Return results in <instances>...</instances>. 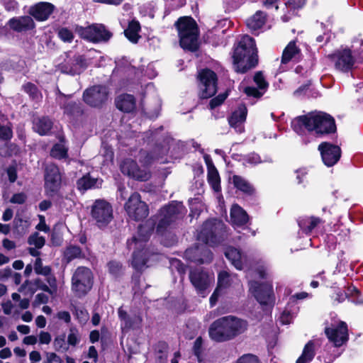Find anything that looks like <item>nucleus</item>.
I'll use <instances>...</instances> for the list:
<instances>
[{
    "mask_svg": "<svg viewBox=\"0 0 363 363\" xmlns=\"http://www.w3.org/2000/svg\"><path fill=\"white\" fill-rule=\"evenodd\" d=\"M65 257L67 262H70L74 259L84 257L82 250L76 245H70L67 247L65 251Z\"/></svg>",
    "mask_w": 363,
    "mask_h": 363,
    "instance_id": "nucleus-38",
    "label": "nucleus"
},
{
    "mask_svg": "<svg viewBox=\"0 0 363 363\" xmlns=\"http://www.w3.org/2000/svg\"><path fill=\"white\" fill-rule=\"evenodd\" d=\"M299 53L300 50L296 45V42L291 41L283 51L281 64H286L290 60L297 58Z\"/></svg>",
    "mask_w": 363,
    "mask_h": 363,
    "instance_id": "nucleus-34",
    "label": "nucleus"
},
{
    "mask_svg": "<svg viewBox=\"0 0 363 363\" xmlns=\"http://www.w3.org/2000/svg\"><path fill=\"white\" fill-rule=\"evenodd\" d=\"M48 284L42 279H37L34 281V286L36 290H41L47 292L50 296L56 294L57 291V280L55 276H50L45 278Z\"/></svg>",
    "mask_w": 363,
    "mask_h": 363,
    "instance_id": "nucleus-25",
    "label": "nucleus"
},
{
    "mask_svg": "<svg viewBox=\"0 0 363 363\" xmlns=\"http://www.w3.org/2000/svg\"><path fill=\"white\" fill-rule=\"evenodd\" d=\"M91 217L99 228L106 227L113 218L112 206L105 200H96L91 206Z\"/></svg>",
    "mask_w": 363,
    "mask_h": 363,
    "instance_id": "nucleus-10",
    "label": "nucleus"
},
{
    "mask_svg": "<svg viewBox=\"0 0 363 363\" xmlns=\"http://www.w3.org/2000/svg\"><path fill=\"white\" fill-rule=\"evenodd\" d=\"M145 228V225H140L138 230V237H133L130 241H128V248L134 250L132 265L137 270H141L147 261L145 243L147 241L152 231V228H149V230L146 232L145 235H143Z\"/></svg>",
    "mask_w": 363,
    "mask_h": 363,
    "instance_id": "nucleus-6",
    "label": "nucleus"
},
{
    "mask_svg": "<svg viewBox=\"0 0 363 363\" xmlns=\"http://www.w3.org/2000/svg\"><path fill=\"white\" fill-rule=\"evenodd\" d=\"M4 6L8 11H13L18 7L17 1L15 0H4Z\"/></svg>",
    "mask_w": 363,
    "mask_h": 363,
    "instance_id": "nucleus-57",
    "label": "nucleus"
},
{
    "mask_svg": "<svg viewBox=\"0 0 363 363\" xmlns=\"http://www.w3.org/2000/svg\"><path fill=\"white\" fill-rule=\"evenodd\" d=\"M50 155L52 157L59 160L67 158V148L65 147L64 144H55L51 150Z\"/></svg>",
    "mask_w": 363,
    "mask_h": 363,
    "instance_id": "nucleus-39",
    "label": "nucleus"
},
{
    "mask_svg": "<svg viewBox=\"0 0 363 363\" xmlns=\"http://www.w3.org/2000/svg\"><path fill=\"white\" fill-rule=\"evenodd\" d=\"M322 222L321 219L317 217L303 218L298 221L300 229L306 234H309L312 230Z\"/></svg>",
    "mask_w": 363,
    "mask_h": 363,
    "instance_id": "nucleus-33",
    "label": "nucleus"
},
{
    "mask_svg": "<svg viewBox=\"0 0 363 363\" xmlns=\"http://www.w3.org/2000/svg\"><path fill=\"white\" fill-rule=\"evenodd\" d=\"M235 281H238L235 276L230 275L226 271H222L218 274L217 289H220V291H222L230 286Z\"/></svg>",
    "mask_w": 363,
    "mask_h": 363,
    "instance_id": "nucleus-36",
    "label": "nucleus"
},
{
    "mask_svg": "<svg viewBox=\"0 0 363 363\" xmlns=\"http://www.w3.org/2000/svg\"><path fill=\"white\" fill-rule=\"evenodd\" d=\"M223 223L217 220H206L202 225L201 230L198 233L197 239L203 244L201 246L189 248L185 251V257L192 262L199 264L209 262L212 260V253L207 248V245L213 246L219 242L218 238V230L222 229Z\"/></svg>",
    "mask_w": 363,
    "mask_h": 363,
    "instance_id": "nucleus-1",
    "label": "nucleus"
},
{
    "mask_svg": "<svg viewBox=\"0 0 363 363\" xmlns=\"http://www.w3.org/2000/svg\"><path fill=\"white\" fill-rule=\"evenodd\" d=\"M125 35L133 43H137L139 38L138 33L132 31L131 29H126L125 30Z\"/></svg>",
    "mask_w": 363,
    "mask_h": 363,
    "instance_id": "nucleus-60",
    "label": "nucleus"
},
{
    "mask_svg": "<svg viewBox=\"0 0 363 363\" xmlns=\"http://www.w3.org/2000/svg\"><path fill=\"white\" fill-rule=\"evenodd\" d=\"M67 342L72 346H75L79 342L77 333L72 329L70 330V333L68 335Z\"/></svg>",
    "mask_w": 363,
    "mask_h": 363,
    "instance_id": "nucleus-59",
    "label": "nucleus"
},
{
    "mask_svg": "<svg viewBox=\"0 0 363 363\" xmlns=\"http://www.w3.org/2000/svg\"><path fill=\"white\" fill-rule=\"evenodd\" d=\"M250 291L257 301L262 305H268L273 302L272 286L269 283L259 284L250 281Z\"/></svg>",
    "mask_w": 363,
    "mask_h": 363,
    "instance_id": "nucleus-17",
    "label": "nucleus"
},
{
    "mask_svg": "<svg viewBox=\"0 0 363 363\" xmlns=\"http://www.w3.org/2000/svg\"><path fill=\"white\" fill-rule=\"evenodd\" d=\"M254 82L257 85L258 89L254 86H247L245 88L244 92L248 96L260 98L265 93L268 87V83L266 82L261 72H258L255 74Z\"/></svg>",
    "mask_w": 363,
    "mask_h": 363,
    "instance_id": "nucleus-23",
    "label": "nucleus"
},
{
    "mask_svg": "<svg viewBox=\"0 0 363 363\" xmlns=\"http://www.w3.org/2000/svg\"><path fill=\"white\" fill-rule=\"evenodd\" d=\"M26 196L23 193H18L13 195L10 201L13 203L22 204L26 201Z\"/></svg>",
    "mask_w": 363,
    "mask_h": 363,
    "instance_id": "nucleus-56",
    "label": "nucleus"
},
{
    "mask_svg": "<svg viewBox=\"0 0 363 363\" xmlns=\"http://www.w3.org/2000/svg\"><path fill=\"white\" fill-rule=\"evenodd\" d=\"M315 344L313 340L308 341L304 346L301 356L296 363H310L315 355Z\"/></svg>",
    "mask_w": 363,
    "mask_h": 363,
    "instance_id": "nucleus-31",
    "label": "nucleus"
},
{
    "mask_svg": "<svg viewBox=\"0 0 363 363\" xmlns=\"http://www.w3.org/2000/svg\"><path fill=\"white\" fill-rule=\"evenodd\" d=\"M57 317L60 320H64L65 323H69L71 321V316L67 311H60L57 314Z\"/></svg>",
    "mask_w": 363,
    "mask_h": 363,
    "instance_id": "nucleus-64",
    "label": "nucleus"
},
{
    "mask_svg": "<svg viewBox=\"0 0 363 363\" xmlns=\"http://www.w3.org/2000/svg\"><path fill=\"white\" fill-rule=\"evenodd\" d=\"M328 338L335 347H340L348 340L347 325L345 322L340 321L335 325L325 328Z\"/></svg>",
    "mask_w": 363,
    "mask_h": 363,
    "instance_id": "nucleus-19",
    "label": "nucleus"
},
{
    "mask_svg": "<svg viewBox=\"0 0 363 363\" xmlns=\"http://www.w3.org/2000/svg\"><path fill=\"white\" fill-rule=\"evenodd\" d=\"M321 157L324 164L328 167L335 164L341 156V150L337 145L329 143H322L318 146Z\"/></svg>",
    "mask_w": 363,
    "mask_h": 363,
    "instance_id": "nucleus-20",
    "label": "nucleus"
},
{
    "mask_svg": "<svg viewBox=\"0 0 363 363\" xmlns=\"http://www.w3.org/2000/svg\"><path fill=\"white\" fill-rule=\"evenodd\" d=\"M7 24L11 29L18 33L28 31L35 28V23L29 16L13 17Z\"/></svg>",
    "mask_w": 363,
    "mask_h": 363,
    "instance_id": "nucleus-22",
    "label": "nucleus"
},
{
    "mask_svg": "<svg viewBox=\"0 0 363 363\" xmlns=\"http://www.w3.org/2000/svg\"><path fill=\"white\" fill-rule=\"evenodd\" d=\"M3 312L5 315H10L13 308V305L11 301H8L5 303H3L2 305Z\"/></svg>",
    "mask_w": 363,
    "mask_h": 363,
    "instance_id": "nucleus-63",
    "label": "nucleus"
},
{
    "mask_svg": "<svg viewBox=\"0 0 363 363\" xmlns=\"http://www.w3.org/2000/svg\"><path fill=\"white\" fill-rule=\"evenodd\" d=\"M246 161L250 164H257L261 162V159L257 154L252 153L247 156Z\"/></svg>",
    "mask_w": 363,
    "mask_h": 363,
    "instance_id": "nucleus-61",
    "label": "nucleus"
},
{
    "mask_svg": "<svg viewBox=\"0 0 363 363\" xmlns=\"http://www.w3.org/2000/svg\"><path fill=\"white\" fill-rule=\"evenodd\" d=\"M233 65L237 72L245 73L257 64L255 42L249 35H243L235 48Z\"/></svg>",
    "mask_w": 363,
    "mask_h": 363,
    "instance_id": "nucleus-4",
    "label": "nucleus"
},
{
    "mask_svg": "<svg viewBox=\"0 0 363 363\" xmlns=\"http://www.w3.org/2000/svg\"><path fill=\"white\" fill-rule=\"evenodd\" d=\"M58 36L62 41L66 43H71L74 38L73 33L67 28H60Z\"/></svg>",
    "mask_w": 363,
    "mask_h": 363,
    "instance_id": "nucleus-46",
    "label": "nucleus"
},
{
    "mask_svg": "<svg viewBox=\"0 0 363 363\" xmlns=\"http://www.w3.org/2000/svg\"><path fill=\"white\" fill-rule=\"evenodd\" d=\"M294 130L303 135L306 130L317 135L328 134L336 130L334 118L323 112H311L294 118L291 122Z\"/></svg>",
    "mask_w": 363,
    "mask_h": 363,
    "instance_id": "nucleus-2",
    "label": "nucleus"
},
{
    "mask_svg": "<svg viewBox=\"0 0 363 363\" xmlns=\"http://www.w3.org/2000/svg\"><path fill=\"white\" fill-rule=\"evenodd\" d=\"M107 89L104 86H94L87 89L83 94L84 101L91 106H101L107 99Z\"/></svg>",
    "mask_w": 363,
    "mask_h": 363,
    "instance_id": "nucleus-18",
    "label": "nucleus"
},
{
    "mask_svg": "<svg viewBox=\"0 0 363 363\" xmlns=\"http://www.w3.org/2000/svg\"><path fill=\"white\" fill-rule=\"evenodd\" d=\"M55 7L49 2H39L29 9V14L38 21H44L48 19L54 11Z\"/></svg>",
    "mask_w": 363,
    "mask_h": 363,
    "instance_id": "nucleus-21",
    "label": "nucleus"
},
{
    "mask_svg": "<svg viewBox=\"0 0 363 363\" xmlns=\"http://www.w3.org/2000/svg\"><path fill=\"white\" fill-rule=\"evenodd\" d=\"M124 208L129 218L134 220H141L149 214L148 206L141 200L140 195L137 192L130 195Z\"/></svg>",
    "mask_w": 363,
    "mask_h": 363,
    "instance_id": "nucleus-12",
    "label": "nucleus"
},
{
    "mask_svg": "<svg viewBox=\"0 0 363 363\" xmlns=\"http://www.w3.org/2000/svg\"><path fill=\"white\" fill-rule=\"evenodd\" d=\"M202 343H203L202 339L201 337H199L196 338V340H195L194 347H193L194 353L195 356H196L198 361L200 362L202 361V358H201V350H202Z\"/></svg>",
    "mask_w": 363,
    "mask_h": 363,
    "instance_id": "nucleus-48",
    "label": "nucleus"
},
{
    "mask_svg": "<svg viewBox=\"0 0 363 363\" xmlns=\"http://www.w3.org/2000/svg\"><path fill=\"white\" fill-rule=\"evenodd\" d=\"M23 90L29 94L30 97L33 99L38 101L42 98V94L38 90V87L32 83H26L23 85Z\"/></svg>",
    "mask_w": 363,
    "mask_h": 363,
    "instance_id": "nucleus-41",
    "label": "nucleus"
},
{
    "mask_svg": "<svg viewBox=\"0 0 363 363\" xmlns=\"http://www.w3.org/2000/svg\"><path fill=\"white\" fill-rule=\"evenodd\" d=\"M6 173L10 182L13 183L17 179V169L15 165L9 166L6 169Z\"/></svg>",
    "mask_w": 363,
    "mask_h": 363,
    "instance_id": "nucleus-55",
    "label": "nucleus"
},
{
    "mask_svg": "<svg viewBox=\"0 0 363 363\" xmlns=\"http://www.w3.org/2000/svg\"><path fill=\"white\" fill-rule=\"evenodd\" d=\"M247 328V323L233 315H228L215 320L209 327L210 337L218 342L234 339Z\"/></svg>",
    "mask_w": 363,
    "mask_h": 363,
    "instance_id": "nucleus-3",
    "label": "nucleus"
},
{
    "mask_svg": "<svg viewBox=\"0 0 363 363\" xmlns=\"http://www.w3.org/2000/svg\"><path fill=\"white\" fill-rule=\"evenodd\" d=\"M226 97L227 95L225 94H222L212 99L209 103L210 108L213 109L220 106L225 100Z\"/></svg>",
    "mask_w": 363,
    "mask_h": 363,
    "instance_id": "nucleus-52",
    "label": "nucleus"
},
{
    "mask_svg": "<svg viewBox=\"0 0 363 363\" xmlns=\"http://www.w3.org/2000/svg\"><path fill=\"white\" fill-rule=\"evenodd\" d=\"M247 112L245 106L240 105L228 119L230 125L238 133H242L244 130L242 124L245 121Z\"/></svg>",
    "mask_w": 363,
    "mask_h": 363,
    "instance_id": "nucleus-24",
    "label": "nucleus"
},
{
    "mask_svg": "<svg viewBox=\"0 0 363 363\" xmlns=\"http://www.w3.org/2000/svg\"><path fill=\"white\" fill-rule=\"evenodd\" d=\"M230 220L234 227H242L248 222L249 218L240 206L234 204L230 209Z\"/></svg>",
    "mask_w": 363,
    "mask_h": 363,
    "instance_id": "nucleus-26",
    "label": "nucleus"
},
{
    "mask_svg": "<svg viewBox=\"0 0 363 363\" xmlns=\"http://www.w3.org/2000/svg\"><path fill=\"white\" fill-rule=\"evenodd\" d=\"M236 363H259V362L255 355L247 354L240 357Z\"/></svg>",
    "mask_w": 363,
    "mask_h": 363,
    "instance_id": "nucleus-51",
    "label": "nucleus"
},
{
    "mask_svg": "<svg viewBox=\"0 0 363 363\" xmlns=\"http://www.w3.org/2000/svg\"><path fill=\"white\" fill-rule=\"evenodd\" d=\"M121 172L138 181L145 182L151 177L147 167L140 168L136 162L130 158L123 160L120 164Z\"/></svg>",
    "mask_w": 363,
    "mask_h": 363,
    "instance_id": "nucleus-15",
    "label": "nucleus"
},
{
    "mask_svg": "<svg viewBox=\"0 0 363 363\" xmlns=\"http://www.w3.org/2000/svg\"><path fill=\"white\" fill-rule=\"evenodd\" d=\"M180 45L184 49L196 50L198 45L199 30L196 21L191 17L184 16L176 23Z\"/></svg>",
    "mask_w": 363,
    "mask_h": 363,
    "instance_id": "nucleus-5",
    "label": "nucleus"
},
{
    "mask_svg": "<svg viewBox=\"0 0 363 363\" xmlns=\"http://www.w3.org/2000/svg\"><path fill=\"white\" fill-rule=\"evenodd\" d=\"M10 123L6 121V123H0V139L3 140H9L13 136V132Z\"/></svg>",
    "mask_w": 363,
    "mask_h": 363,
    "instance_id": "nucleus-43",
    "label": "nucleus"
},
{
    "mask_svg": "<svg viewBox=\"0 0 363 363\" xmlns=\"http://www.w3.org/2000/svg\"><path fill=\"white\" fill-rule=\"evenodd\" d=\"M185 214V207L182 203L172 201L162 208L157 216V232L162 233L171 224L182 218Z\"/></svg>",
    "mask_w": 363,
    "mask_h": 363,
    "instance_id": "nucleus-7",
    "label": "nucleus"
},
{
    "mask_svg": "<svg viewBox=\"0 0 363 363\" xmlns=\"http://www.w3.org/2000/svg\"><path fill=\"white\" fill-rule=\"evenodd\" d=\"M61 174L59 168L54 164H48L45 171V190L48 196H53L61 186Z\"/></svg>",
    "mask_w": 363,
    "mask_h": 363,
    "instance_id": "nucleus-16",
    "label": "nucleus"
},
{
    "mask_svg": "<svg viewBox=\"0 0 363 363\" xmlns=\"http://www.w3.org/2000/svg\"><path fill=\"white\" fill-rule=\"evenodd\" d=\"M102 180L92 178L89 174L84 175L77 182V189L80 191H86L92 188H99L101 186Z\"/></svg>",
    "mask_w": 363,
    "mask_h": 363,
    "instance_id": "nucleus-30",
    "label": "nucleus"
},
{
    "mask_svg": "<svg viewBox=\"0 0 363 363\" xmlns=\"http://www.w3.org/2000/svg\"><path fill=\"white\" fill-rule=\"evenodd\" d=\"M225 257L238 269H242L246 262L245 256L242 255L240 250L234 247H229L225 252Z\"/></svg>",
    "mask_w": 363,
    "mask_h": 363,
    "instance_id": "nucleus-28",
    "label": "nucleus"
},
{
    "mask_svg": "<svg viewBox=\"0 0 363 363\" xmlns=\"http://www.w3.org/2000/svg\"><path fill=\"white\" fill-rule=\"evenodd\" d=\"M234 186L240 191L247 195H252L255 193L254 187L245 178L239 175H233L230 178Z\"/></svg>",
    "mask_w": 363,
    "mask_h": 363,
    "instance_id": "nucleus-29",
    "label": "nucleus"
},
{
    "mask_svg": "<svg viewBox=\"0 0 363 363\" xmlns=\"http://www.w3.org/2000/svg\"><path fill=\"white\" fill-rule=\"evenodd\" d=\"M46 360L45 363H62L60 356L55 352H45Z\"/></svg>",
    "mask_w": 363,
    "mask_h": 363,
    "instance_id": "nucleus-54",
    "label": "nucleus"
},
{
    "mask_svg": "<svg viewBox=\"0 0 363 363\" xmlns=\"http://www.w3.org/2000/svg\"><path fill=\"white\" fill-rule=\"evenodd\" d=\"M51 335L48 332L41 331L39 334V342L40 344L48 345L51 342Z\"/></svg>",
    "mask_w": 363,
    "mask_h": 363,
    "instance_id": "nucleus-58",
    "label": "nucleus"
},
{
    "mask_svg": "<svg viewBox=\"0 0 363 363\" xmlns=\"http://www.w3.org/2000/svg\"><path fill=\"white\" fill-rule=\"evenodd\" d=\"M62 71L72 75L79 74L81 72V67L79 64L78 60H74L72 62V65L67 64L64 65L62 67Z\"/></svg>",
    "mask_w": 363,
    "mask_h": 363,
    "instance_id": "nucleus-42",
    "label": "nucleus"
},
{
    "mask_svg": "<svg viewBox=\"0 0 363 363\" xmlns=\"http://www.w3.org/2000/svg\"><path fill=\"white\" fill-rule=\"evenodd\" d=\"M362 50L358 52V55L350 48H341L335 50L328 55V57L334 63L337 70L342 72H348L355 67L356 64L362 58Z\"/></svg>",
    "mask_w": 363,
    "mask_h": 363,
    "instance_id": "nucleus-8",
    "label": "nucleus"
},
{
    "mask_svg": "<svg viewBox=\"0 0 363 363\" xmlns=\"http://www.w3.org/2000/svg\"><path fill=\"white\" fill-rule=\"evenodd\" d=\"M143 319L139 315H134L133 316H130L128 320L125 323V325L122 328V330H128L130 329H138L141 326Z\"/></svg>",
    "mask_w": 363,
    "mask_h": 363,
    "instance_id": "nucleus-40",
    "label": "nucleus"
},
{
    "mask_svg": "<svg viewBox=\"0 0 363 363\" xmlns=\"http://www.w3.org/2000/svg\"><path fill=\"white\" fill-rule=\"evenodd\" d=\"M49 301V296L44 293H39L35 296L33 302V307H38L41 304H45Z\"/></svg>",
    "mask_w": 363,
    "mask_h": 363,
    "instance_id": "nucleus-49",
    "label": "nucleus"
},
{
    "mask_svg": "<svg viewBox=\"0 0 363 363\" xmlns=\"http://www.w3.org/2000/svg\"><path fill=\"white\" fill-rule=\"evenodd\" d=\"M208 182L215 191H220V179L217 169L208 172Z\"/></svg>",
    "mask_w": 363,
    "mask_h": 363,
    "instance_id": "nucleus-37",
    "label": "nucleus"
},
{
    "mask_svg": "<svg viewBox=\"0 0 363 363\" xmlns=\"http://www.w3.org/2000/svg\"><path fill=\"white\" fill-rule=\"evenodd\" d=\"M53 346L55 350L57 352H65L68 350V347L66 346L65 338L64 335L56 337L53 342Z\"/></svg>",
    "mask_w": 363,
    "mask_h": 363,
    "instance_id": "nucleus-47",
    "label": "nucleus"
},
{
    "mask_svg": "<svg viewBox=\"0 0 363 363\" xmlns=\"http://www.w3.org/2000/svg\"><path fill=\"white\" fill-rule=\"evenodd\" d=\"M200 97L208 99L213 96L217 91V76L211 69H203L199 72Z\"/></svg>",
    "mask_w": 363,
    "mask_h": 363,
    "instance_id": "nucleus-13",
    "label": "nucleus"
},
{
    "mask_svg": "<svg viewBox=\"0 0 363 363\" xmlns=\"http://www.w3.org/2000/svg\"><path fill=\"white\" fill-rule=\"evenodd\" d=\"M265 20V14L262 11H258L247 20V26L250 30L255 31L263 26Z\"/></svg>",
    "mask_w": 363,
    "mask_h": 363,
    "instance_id": "nucleus-35",
    "label": "nucleus"
},
{
    "mask_svg": "<svg viewBox=\"0 0 363 363\" xmlns=\"http://www.w3.org/2000/svg\"><path fill=\"white\" fill-rule=\"evenodd\" d=\"M93 283L94 276L91 269L79 267L72 277V291L78 297L84 296L91 289Z\"/></svg>",
    "mask_w": 363,
    "mask_h": 363,
    "instance_id": "nucleus-9",
    "label": "nucleus"
},
{
    "mask_svg": "<svg viewBox=\"0 0 363 363\" xmlns=\"http://www.w3.org/2000/svg\"><path fill=\"white\" fill-rule=\"evenodd\" d=\"M76 32L82 38L94 43H106L112 37V33L105 26L99 23L77 27Z\"/></svg>",
    "mask_w": 363,
    "mask_h": 363,
    "instance_id": "nucleus-11",
    "label": "nucleus"
},
{
    "mask_svg": "<svg viewBox=\"0 0 363 363\" xmlns=\"http://www.w3.org/2000/svg\"><path fill=\"white\" fill-rule=\"evenodd\" d=\"M305 1L306 0H288L286 2V6L290 11H295L296 9L302 8Z\"/></svg>",
    "mask_w": 363,
    "mask_h": 363,
    "instance_id": "nucleus-50",
    "label": "nucleus"
},
{
    "mask_svg": "<svg viewBox=\"0 0 363 363\" xmlns=\"http://www.w3.org/2000/svg\"><path fill=\"white\" fill-rule=\"evenodd\" d=\"M52 127V122L48 117L36 118L33 121V129L40 135L48 134Z\"/></svg>",
    "mask_w": 363,
    "mask_h": 363,
    "instance_id": "nucleus-32",
    "label": "nucleus"
},
{
    "mask_svg": "<svg viewBox=\"0 0 363 363\" xmlns=\"http://www.w3.org/2000/svg\"><path fill=\"white\" fill-rule=\"evenodd\" d=\"M189 279L196 289L197 293L205 297L207 294L206 289L214 281L213 274H209L201 268L194 269L190 271Z\"/></svg>",
    "mask_w": 363,
    "mask_h": 363,
    "instance_id": "nucleus-14",
    "label": "nucleus"
},
{
    "mask_svg": "<svg viewBox=\"0 0 363 363\" xmlns=\"http://www.w3.org/2000/svg\"><path fill=\"white\" fill-rule=\"evenodd\" d=\"M116 107L123 112H131L135 108V100L133 95L122 94L116 99Z\"/></svg>",
    "mask_w": 363,
    "mask_h": 363,
    "instance_id": "nucleus-27",
    "label": "nucleus"
},
{
    "mask_svg": "<svg viewBox=\"0 0 363 363\" xmlns=\"http://www.w3.org/2000/svg\"><path fill=\"white\" fill-rule=\"evenodd\" d=\"M29 226L28 222L21 218H15L13 227L19 233H25Z\"/></svg>",
    "mask_w": 363,
    "mask_h": 363,
    "instance_id": "nucleus-45",
    "label": "nucleus"
},
{
    "mask_svg": "<svg viewBox=\"0 0 363 363\" xmlns=\"http://www.w3.org/2000/svg\"><path fill=\"white\" fill-rule=\"evenodd\" d=\"M28 244L34 245L36 248H42L45 242V240L43 236H40L38 233H35L28 238Z\"/></svg>",
    "mask_w": 363,
    "mask_h": 363,
    "instance_id": "nucleus-44",
    "label": "nucleus"
},
{
    "mask_svg": "<svg viewBox=\"0 0 363 363\" xmlns=\"http://www.w3.org/2000/svg\"><path fill=\"white\" fill-rule=\"evenodd\" d=\"M64 98L65 96H63L62 98L60 99V103L62 105L63 108L65 109V112L67 113H72L77 107V104L75 103L68 104L67 105L62 104V100L64 99Z\"/></svg>",
    "mask_w": 363,
    "mask_h": 363,
    "instance_id": "nucleus-62",
    "label": "nucleus"
},
{
    "mask_svg": "<svg viewBox=\"0 0 363 363\" xmlns=\"http://www.w3.org/2000/svg\"><path fill=\"white\" fill-rule=\"evenodd\" d=\"M108 267L110 273H111L113 275L118 274L122 268V265L121 264V263L116 261H111L108 262Z\"/></svg>",
    "mask_w": 363,
    "mask_h": 363,
    "instance_id": "nucleus-53",
    "label": "nucleus"
}]
</instances>
